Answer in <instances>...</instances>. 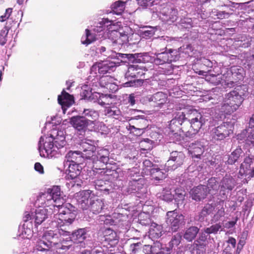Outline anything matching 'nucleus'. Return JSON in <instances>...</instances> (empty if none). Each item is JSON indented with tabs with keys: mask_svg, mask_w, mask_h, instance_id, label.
Instances as JSON below:
<instances>
[{
	"mask_svg": "<svg viewBox=\"0 0 254 254\" xmlns=\"http://www.w3.org/2000/svg\"><path fill=\"white\" fill-rule=\"evenodd\" d=\"M44 244L43 242H36L35 246L33 249L26 252L22 253L21 254H50L47 252L46 250H44V248L41 246Z\"/></svg>",
	"mask_w": 254,
	"mask_h": 254,
	"instance_id": "45",
	"label": "nucleus"
},
{
	"mask_svg": "<svg viewBox=\"0 0 254 254\" xmlns=\"http://www.w3.org/2000/svg\"><path fill=\"white\" fill-rule=\"evenodd\" d=\"M210 238V236L208 233H206V231L204 229L203 230H201V233L199 234V241L204 242L206 243L207 240Z\"/></svg>",
	"mask_w": 254,
	"mask_h": 254,
	"instance_id": "61",
	"label": "nucleus"
},
{
	"mask_svg": "<svg viewBox=\"0 0 254 254\" xmlns=\"http://www.w3.org/2000/svg\"><path fill=\"white\" fill-rule=\"evenodd\" d=\"M248 90L246 85H241L226 94L224 97L221 93L219 95L214 94L212 95V99L216 98L219 102L223 101L220 110L224 114L220 117L221 119L225 118V115H231L238 109L246 97Z\"/></svg>",
	"mask_w": 254,
	"mask_h": 254,
	"instance_id": "6",
	"label": "nucleus"
},
{
	"mask_svg": "<svg viewBox=\"0 0 254 254\" xmlns=\"http://www.w3.org/2000/svg\"><path fill=\"white\" fill-rule=\"evenodd\" d=\"M157 30L156 27L144 26L138 31L140 36L148 39L152 37Z\"/></svg>",
	"mask_w": 254,
	"mask_h": 254,
	"instance_id": "40",
	"label": "nucleus"
},
{
	"mask_svg": "<svg viewBox=\"0 0 254 254\" xmlns=\"http://www.w3.org/2000/svg\"><path fill=\"white\" fill-rule=\"evenodd\" d=\"M199 229L196 226H191L188 228L184 234V238L189 242L194 240L198 233Z\"/></svg>",
	"mask_w": 254,
	"mask_h": 254,
	"instance_id": "37",
	"label": "nucleus"
},
{
	"mask_svg": "<svg viewBox=\"0 0 254 254\" xmlns=\"http://www.w3.org/2000/svg\"><path fill=\"white\" fill-rule=\"evenodd\" d=\"M206 121L196 110L184 109L175 114L174 118L166 128L165 133L174 142L182 140L181 132L185 133L187 137L191 138L197 134Z\"/></svg>",
	"mask_w": 254,
	"mask_h": 254,
	"instance_id": "2",
	"label": "nucleus"
},
{
	"mask_svg": "<svg viewBox=\"0 0 254 254\" xmlns=\"http://www.w3.org/2000/svg\"><path fill=\"white\" fill-rule=\"evenodd\" d=\"M8 32V29L7 26L4 27L3 29L0 30V45L1 46L4 45L6 42V35Z\"/></svg>",
	"mask_w": 254,
	"mask_h": 254,
	"instance_id": "57",
	"label": "nucleus"
},
{
	"mask_svg": "<svg viewBox=\"0 0 254 254\" xmlns=\"http://www.w3.org/2000/svg\"><path fill=\"white\" fill-rule=\"evenodd\" d=\"M253 163V159L250 157H246L240 166V171L243 170V173H247V171L251 168V164Z\"/></svg>",
	"mask_w": 254,
	"mask_h": 254,
	"instance_id": "52",
	"label": "nucleus"
},
{
	"mask_svg": "<svg viewBox=\"0 0 254 254\" xmlns=\"http://www.w3.org/2000/svg\"><path fill=\"white\" fill-rule=\"evenodd\" d=\"M174 194H172L170 191H167L162 195L161 199L167 202H170L174 199Z\"/></svg>",
	"mask_w": 254,
	"mask_h": 254,
	"instance_id": "62",
	"label": "nucleus"
},
{
	"mask_svg": "<svg viewBox=\"0 0 254 254\" xmlns=\"http://www.w3.org/2000/svg\"><path fill=\"white\" fill-rule=\"evenodd\" d=\"M89 229L88 228H80L73 231L70 234V238L74 243H80L82 247H84V241L90 238Z\"/></svg>",
	"mask_w": 254,
	"mask_h": 254,
	"instance_id": "22",
	"label": "nucleus"
},
{
	"mask_svg": "<svg viewBox=\"0 0 254 254\" xmlns=\"http://www.w3.org/2000/svg\"><path fill=\"white\" fill-rule=\"evenodd\" d=\"M144 74L142 67L137 64H129L125 74L127 81L124 83L125 87H137L143 83V79H135L141 77Z\"/></svg>",
	"mask_w": 254,
	"mask_h": 254,
	"instance_id": "11",
	"label": "nucleus"
},
{
	"mask_svg": "<svg viewBox=\"0 0 254 254\" xmlns=\"http://www.w3.org/2000/svg\"><path fill=\"white\" fill-rule=\"evenodd\" d=\"M79 254H104V251L101 247L94 248L91 250L84 249Z\"/></svg>",
	"mask_w": 254,
	"mask_h": 254,
	"instance_id": "55",
	"label": "nucleus"
},
{
	"mask_svg": "<svg viewBox=\"0 0 254 254\" xmlns=\"http://www.w3.org/2000/svg\"><path fill=\"white\" fill-rule=\"evenodd\" d=\"M165 222L172 232H176L185 223L184 216L178 213L177 210L168 211L166 214Z\"/></svg>",
	"mask_w": 254,
	"mask_h": 254,
	"instance_id": "13",
	"label": "nucleus"
},
{
	"mask_svg": "<svg viewBox=\"0 0 254 254\" xmlns=\"http://www.w3.org/2000/svg\"><path fill=\"white\" fill-rule=\"evenodd\" d=\"M232 133V127L229 123H224L213 128L210 131V136L214 142L223 140L229 137Z\"/></svg>",
	"mask_w": 254,
	"mask_h": 254,
	"instance_id": "12",
	"label": "nucleus"
},
{
	"mask_svg": "<svg viewBox=\"0 0 254 254\" xmlns=\"http://www.w3.org/2000/svg\"><path fill=\"white\" fill-rule=\"evenodd\" d=\"M188 150L192 158H200L204 151V144L200 140L194 141L189 145Z\"/></svg>",
	"mask_w": 254,
	"mask_h": 254,
	"instance_id": "26",
	"label": "nucleus"
},
{
	"mask_svg": "<svg viewBox=\"0 0 254 254\" xmlns=\"http://www.w3.org/2000/svg\"><path fill=\"white\" fill-rule=\"evenodd\" d=\"M144 245L143 247V244L138 242L136 243H131L129 246V251L131 252L132 254H147L144 251L145 246Z\"/></svg>",
	"mask_w": 254,
	"mask_h": 254,
	"instance_id": "41",
	"label": "nucleus"
},
{
	"mask_svg": "<svg viewBox=\"0 0 254 254\" xmlns=\"http://www.w3.org/2000/svg\"><path fill=\"white\" fill-rule=\"evenodd\" d=\"M156 14L163 22L169 25L173 23L178 18V10L171 6H165L156 11Z\"/></svg>",
	"mask_w": 254,
	"mask_h": 254,
	"instance_id": "17",
	"label": "nucleus"
},
{
	"mask_svg": "<svg viewBox=\"0 0 254 254\" xmlns=\"http://www.w3.org/2000/svg\"><path fill=\"white\" fill-rule=\"evenodd\" d=\"M12 11V8H8L6 9L4 14L0 16V21L3 22L7 19L10 16Z\"/></svg>",
	"mask_w": 254,
	"mask_h": 254,
	"instance_id": "64",
	"label": "nucleus"
},
{
	"mask_svg": "<svg viewBox=\"0 0 254 254\" xmlns=\"http://www.w3.org/2000/svg\"><path fill=\"white\" fill-rule=\"evenodd\" d=\"M111 55H105L111 59L117 60L119 62L126 63L127 61L132 63H146L151 61L152 58L147 53L132 54H122L111 51Z\"/></svg>",
	"mask_w": 254,
	"mask_h": 254,
	"instance_id": "10",
	"label": "nucleus"
},
{
	"mask_svg": "<svg viewBox=\"0 0 254 254\" xmlns=\"http://www.w3.org/2000/svg\"><path fill=\"white\" fill-rule=\"evenodd\" d=\"M104 241L111 247L118 243L119 237L117 233L111 228L106 229L104 232Z\"/></svg>",
	"mask_w": 254,
	"mask_h": 254,
	"instance_id": "31",
	"label": "nucleus"
},
{
	"mask_svg": "<svg viewBox=\"0 0 254 254\" xmlns=\"http://www.w3.org/2000/svg\"><path fill=\"white\" fill-rule=\"evenodd\" d=\"M177 25L180 30L188 29L189 30L193 27V23L190 18L184 17L181 19Z\"/></svg>",
	"mask_w": 254,
	"mask_h": 254,
	"instance_id": "47",
	"label": "nucleus"
},
{
	"mask_svg": "<svg viewBox=\"0 0 254 254\" xmlns=\"http://www.w3.org/2000/svg\"><path fill=\"white\" fill-rule=\"evenodd\" d=\"M58 101L60 104L63 110H64L65 107H70L73 103V97L69 93L63 90L61 95L58 96Z\"/></svg>",
	"mask_w": 254,
	"mask_h": 254,
	"instance_id": "30",
	"label": "nucleus"
},
{
	"mask_svg": "<svg viewBox=\"0 0 254 254\" xmlns=\"http://www.w3.org/2000/svg\"><path fill=\"white\" fill-rule=\"evenodd\" d=\"M70 124L75 129L77 133L83 135L89 126L92 125V122L89 120H86L82 116H73L70 119Z\"/></svg>",
	"mask_w": 254,
	"mask_h": 254,
	"instance_id": "19",
	"label": "nucleus"
},
{
	"mask_svg": "<svg viewBox=\"0 0 254 254\" xmlns=\"http://www.w3.org/2000/svg\"><path fill=\"white\" fill-rule=\"evenodd\" d=\"M167 95L162 92H158L153 95H149L146 97V100L150 105L154 107L161 108L166 102Z\"/></svg>",
	"mask_w": 254,
	"mask_h": 254,
	"instance_id": "24",
	"label": "nucleus"
},
{
	"mask_svg": "<svg viewBox=\"0 0 254 254\" xmlns=\"http://www.w3.org/2000/svg\"><path fill=\"white\" fill-rule=\"evenodd\" d=\"M243 154V151L242 149L239 147L237 148L230 154L227 155V160L225 162V164H234L240 160Z\"/></svg>",
	"mask_w": 254,
	"mask_h": 254,
	"instance_id": "33",
	"label": "nucleus"
},
{
	"mask_svg": "<svg viewBox=\"0 0 254 254\" xmlns=\"http://www.w3.org/2000/svg\"><path fill=\"white\" fill-rule=\"evenodd\" d=\"M90 190H84L77 193L79 205L83 210L89 209L94 214L103 213L106 209L104 200L91 196Z\"/></svg>",
	"mask_w": 254,
	"mask_h": 254,
	"instance_id": "8",
	"label": "nucleus"
},
{
	"mask_svg": "<svg viewBox=\"0 0 254 254\" xmlns=\"http://www.w3.org/2000/svg\"><path fill=\"white\" fill-rule=\"evenodd\" d=\"M182 240V235L180 233H177L173 235L168 243V248H171L172 251L173 248L178 246Z\"/></svg>",
	"mask_w": 254,
	"mask_h": 254,
	"instance_id": "48",
	"label": "nucleus"
},
{
	"mask_svg": "<svg viewBox=\"0 0 254 254\" xmlns=\"http://www.w3.org/2000/svg\"><path fill=\"white\" fill-rule=\"evenodd\" d=\"M98 38V35L93 32L92 30H89L86 29L85 30V35L82 36L81 38V42L83 44L87 45Z\"/></svg>",
	"mask_w": 254,
	"mask_h": 254,
	"instance_id": "36",
	"label": "nucleus"
},
{
	"mask_svg": "<svg viewBox=\"0 0 254 254\" xmlns=\"http://www.w3.org/2000/svg\"><path fill=\"white\" fill-rule=\"evenodd\" d=\"M91 140H82L79 144L81 151H69L65 155L64 164H83L85 160H92L93 162L97 159L103 164L109 160L110 152L106 149H100L97 151Z\"/></svg>",
	"mask_w": 254,
	"mask_h": 254,
	"instance_id": "3",
	"label": "nucleus"
},
{
	"mask_svg": "<svg viewBox=\"0 0 254 254\" xmlns=\"http://www.w3.org/2000/svg\"><path fill=\"white\" fill-rule=\"evenodd\" d=\"M114 25V21L109 20L108 18H103L100 21L97 23V25L94 26L92 31L98 35L99 38L102 36L104 33L103 31L106 27H108Z\"/></svg>",
	"mask_w": 254,
	"mask_h": 254,
	"instance_id": "27",
	"label": "nucleus"
},
{
	"mask_svg": "<svg viewBox=\"0 0 254 254\" xmlns=\"http://www.w3.org/2000/svg\"><path fill=\"white\" fill-rule=\"evenodd\" d=\"M185 157V155L182 151H172L170 153L169 159L165 164L167 171L174 170L182 166Z\"/></svg>",
	"mask_w": 254,
	"mask_h": 254,
	"instance_id": "18",
	"label": "nucleus"
},
{
	"mask_svg": "<svg viewBox=\"0 0 254 254\" xmlns=\"http://www.w3.org/2000/svg\"><path fill=\"white\" fill-rule=\"evenodd\" d=\"M112 12L117 14L121 15L125 8V2L122 0H118L115 2L111 5Z\"/></svg>",
	"mask_w": 254,
	"mask_h": 254,
	"instance_id": "46",
	"label": "nucleus"
},
{
	"mask_svg": "<svg viewBox=\"0 0 254 254\" xmlns=\"http://www.w3.org/2000/svg\"><path fill=\"white\" fill-rule=\"evenodd\" d=\"M204 229L206 231V233H208L209 235L211 234H216L218 231H221L222 226L220 223H217Z\"/></svg>",
	"mask_w": 254,
	"mask_h": 254,
	"instance_id": "54",
	"label": "nucleus"
},
{
	"mask_svg": "<svg viewBox=\"0 0 254 254\" xmlns=\"http://www.w3.org/2000/svg\"><path fill=\"white\" fill-rule=\"evenodd\" d=\"M225 215L224 208L221 207L220 209L217 210V212L214 215L213 220L214 221H218L220 218L223 217Z\"/></svg>",
	"mask_w": 254,
	"mask_h": 254,
	"instance_id": "60",
	"label": "nucleus"
},
{
	"mask_svg": "<svg viewBox=\"0 0 254 254\" xmlns=\"http://www.w3.org/2000/svg\"><path fill=\"white\" fill-rule=\"evenodd\" d=\"M144 252L147 254H171V248L159 242L156 241L152 245L145 246Z\"/></svg>",
	"mask_w": 254,
	"mask_h": 254,
	"instance_id": "21",
	"label": "nucleus"
},
{
	"mask_svg": "<svg viewBox=\"0 0 254 254\" xmlns=\"http://www.w3.org/2000/svg\"><path fill=\"white\" fill-rule=\"evenodd\" d=\"M180 58V54L175 49H169L168 51L155 53L153 57V63L156 65H164L161 67L160 72L164 74H171L173 73L174 67L172 62L178 61Z\"/></svg>",
	"mask_w": 254,
	"mask_h": 254,
	"instance_id": "9",
	"label": "nucleus"
},
{
	"mask_svg": "<svg viewBox=\"0 0 254 254\" xmlns=\"http://www.w3.org/2000/svg\"><path fill=\"white\" fill-rule=\"evenodd\" d=\"M237 140L239 143L254 146V114L250 119L249 127L238 134Z\"/></svg>",
	"mask_w": 254,
	"mask_h": 254,
	"instance_id": "15",
	"label": "nucleus"
},
{
	"mask_svg": "<svg viewBox=\"0 0 254 254\" xmlns=\"http://www.w3.org/2000/svg\"><path fill=\"white\" fill-rule=\"evenodd\" d=\"M166 167H164L162 165L154 166V168L151 170L149 173L150 176L155 180H163L166 178V173L167 172Z\"/></svg>",
	"mask_w": 254,
	"mask_h": 254,
	"instance_id": "29",
	"label": "nucleus"
},
{
	"mask_svg": "<svg viewBox=\"0 0 254 254\" xmlns=\"http://www.w3.org/2000/svg\"><path fill=\"white\" fill-rule=\"evenodd\" d=\"M70 233L63 228L59 229L58 233L55 231L50 230L45 233L42 239H39L38 242H43L41 246L44 250L51 254L52 251L56 250V254H66L72 245L73 241L69 236Z\"/></svg>",
	"mask_w": 254,
	"mask_h": 254,
	"instance_id": "5",
	"label": "nucleus"
},
{
	"mask_svg": "<svg viewBox=\"0 0 254 254\" xmlns=\"http://www.w3.org/2000/svg\"><path fill=\"white\" fill-rule=\"evenodd\" d=\"M210 14L217 16L218 19L227 18L230 16V13L225 11H218L217 9L212 10Z\"/></svg>",
	"mask_w": 254,
	"mask_h": 254,
	"instance_id": "56",
	"label": "nucleus"
},
{
	"mask_svg": "<svg viewBox=\"0 0 254 254\" xmlns=\"http://www.w3.org/2000/svg\"><path fill=\"white\" fill-rule=\"evenodd\" d=\"M66 145L63 131H54L50 136H41L38 143L40 155L48 158H59L66 152Z\"/></svg>",
	"mask_w": 254,
	"mask_h": 254,
	"instance_id": "4",
	"label": "nucleus"
},
{
	"mask_svg": "<svg viewBox=\"0 0 254 254\" xmlns=\"http://www.w3.org/2000/svg\"><path fill=\"white\" fill-rule=\"evenodd\" d=\"M109 77L108 76H103L102 77L99 81V84L100 86L102 87L106 88L107 89H111L112 86H115L116 87V89H117V87L115 85L112 84L109 82L108 80Z\"/></svg>",
	"mask_w": 254,
	"mask_h": 254,
	"instance_id": "53",
	"label": "nucleus"
},
{
	"mask_svg": "<svg viewBox=\"0 0 254 254\" xmlns=\"http://www.w3.org/2000/svg\"><path fill=\"white\" fill-rule=\"evenodd\" d=\"M82 116L86 120H89L92 122V125H94V121L98 117V113L91 109H84L82 112Z\"/></svg>",
	"mask_w": 254,
	"mask_h": 254,
	"instance_id": "39",
	"label": "nucleus"
},
{
	"mask_svg": "<svg viewBox=\"0 0 254 254\" xmlns=\"http://www.w3.org/2000/svg\"><path fill=\"white\" fill-rule=\"evenodd\" d=\"M105 115L108 117H112L115 119L121 120L122 119V113L121 111L115 107H107L104 110Z\"/></svg>",
	"mask_w": 254,
	"mask_h": 254,
	"instance_id": "38",
	"label": "nucleus"
},
{
	"mask_svg": "<svg viewBox=\"0 0 254 254\" xmlns=\"http://www.w3.org/2000/svg\"><path fill=\"white\" fill-rule=\"evenodd\" d=\"M206 245V243L199 241V239L197 238V240L194 241L193 244L187 245L186 248L191 253H193L195 250H198L199 249H202V251H205Z\"/></svg>",
	"mask_w": 254,
	"mask_h": 254,
	"instance_id": "42",
	"label": "nucleus"
},
{
	"mask_svg": "<svg viewBox=\"0 0 254 254\" xmlns=\"http://www.w3.org/2000/svg\"><path fill=\"white\" fill-rule=\"evenodd\" d=\"M143 180L141 179L129 181L127 186L125 190L126 194L134 193L138 197H143L147 192L146 188L143 183Z\"/></svg>",
	"mask_w": 254,
	"mask_h": 254,
	"instance_id": "16",
	"label": "nucleus"
},
{
	"mask_svg": "<svg viewBox=\"0 0 254 254\" xmlns=\"http://www.w3.org/2000/svg\"><path fill=\"white\" fill-rule=\"evenodd\" d=\"M82 164H64V167L68 166V173L67 179L71 180H76L81 173Z\"/></svg>",
	"mask_w": 254,
	"mask_h": 254,
	"instance_id": "28",
	"label": "nucleus"
},
{
	"mask_svg": "<svg viewBox=\"0 0 254 254\" xmlns=\"http://www.w3.org/2000/svg\"><path fill=\"white\" fill-rule=\"evenodd\" d=\"M108 39L113 43V46H118L116 48H121V47L128 46L129 42V36L128 34L124 32L116 30L109 31L107 34Z\"/></svg>",
	"mask_w": 254,
	"mask_h": 254,
	"instance_id": "14",
	"label": "nucleus"
},
{
	"mask_svg": "<svg viewBox=\"0 0 254 254\" xmlns=\"http://www.w3.org/2000/svg\"><path fill=\"white\" fill-rule=\"evenodd\" d=\"M246 62L249 68L254 72V55H252L248 57L246 60Z\"/></svg>",
	"mask_w": 254,
	"mask_h": 254,
	"instance_id": "63",
	"label": "nucleus"
},
{
	"mask_svg": "<svg viewBox=\"0 0 254 254\" xmlns=\"http://www.w3.org/2000/svg\"><path fill=\"white\" fill-rule=\"evenodd\" d=\"M220 75L218 74L217 75L215 74H210L206 75L205 77V80L213 85H218L221 82V78L220 77Z\"/></svg>",
	"mask_w": 254,
	"mask_h": 254,
	"instance_id": "49",
	"label": "nucleus"
},
{
	"mask_svg": "<svg viewBox=\"0 0 254 254\" xmlns=\"http://www.w3.org/2000/svg\"><path fill=\"white\" fill-rule=\"evenodd\" d=\"M252 39L247 35H240L235 38L236 45L239 47L246 48L250 46Z\"/></svg>",
	"mask_w": 254,
	"mask_h": 254,
	"instance_id": "35",
	"label": "nucleus"
},
{
	"mask_svg": "<svg viewBox=\"0 0 254 254\" xmlns=\"http://www.w3.org/2000/svg\"><path fill=\"white\" fill-rule=\"evenodd\" d=\"M119 65V62L116 61H110L107 60L93 64L91 67V71H96L98 70L100 74H106L111 73L114 71L116 67Z\"/></svg>",
	"mask_w": 254,
	"mask_h": 254,
	"instance_id": "20",
	"label": "nucleus"
},
{
	"mask_svg": "<svg viewBox=\"0 0 254 254\" xmlns=\"http://www.w3.org/2000/svg\"><path fill=\"white\" fill-rule=\"evenodd\" d=\"M236 185V182L234 178L230 175H226L221 181L219 186L220 192H222L223 198L226 197V192L232 190Z\"/></svg>",
	"mask_w": 254,
	"mask_h": 254,
	"instance_id": "23",
	"label": "nucleus"
},
{
	"mask_svg": "<svg viewBox=\"0 0 254 254\" xmlns=\"http://www.w3.org/2000/svg\"><path fill=\"white\" fill-rule=\"evenodd\" d=\"M227 242L229 244L231 245V247L229 246L228 247L225 248L224 250V253H225L226 254H233L235 252L234 250L236 247V241L235 239L231 237L229 238Z\"/></svg>",
	"mask_w": 254,
	"mask_h": 254,
	"instance_id": "51",
	"label": "nucleus"
},
{
	"mask_svg": "<svg viewBox=\"0 0 254 254\" xmlns=\"http://www.w3.org/2000/svg\"><path fill=\"white\" fill-rule=\"evenodd\" d=\"M129 121L131 124L136 125L137 127L145 129L147 121L145 119L144 116L138 115L131 117Z\"/></svg>",
	"mask_w": 254,
	"mask_h": 254,
	"instance_id": "43",
	"label": "nucleus"
},
{
	"mask_svg": "<svg viewBox=\"0 0 254 254\" xmlns=\"http://www.w3.org/2000/svg\"><path fill=\"white\" fill-rule=\"evenodd\" d=\"M81 95L84 99L99 104L100 93L96 92L92 93L91 90L84 89L81 92Z\"/></svg>",
	"mask_w": 254,
	"mask_h": 254,
	"instance_id": "34",
	"label": "nucleus"
},
{
	"mask_svg": "<svg viewBox=\"0 0 254 254\" xmlns=\"http://www.w3.org/2000/svg\"><path fill=\"white\" fill-rule=\"evenodd\" d=\"M61 203L59 206H56L58 209L57 213L55 214L51 222V226L58 228L66 230V227H69L74 221L76 212L74 206L69 203Z\"/></svg>",
	"mask_w": 254,
	"mask_h": 254,
	"instance_id": "7",
	"label": "nucleus"
},
{
	"mask_svg": "<svg viewBox=\"0 0 254 254\" xmlns=\"http://www.w3.org/2000/svg\"><path fill=\"white\" fill-rule=\"evenodd\" d=\"M208 194V187L205 185H199L190 190V194L193 200L200 201L205 198Z\"/></svg>",
	"mask_w": 254,
	"mask_h": 254,
	"instance_id": "25",
	"label": "nucleus"
},
{
	"mask_svg": "<svg viewBox=\"0 0 254 254\" xmlns=\"http://www.w3.org/2000/svg\"><path fill=\"white\" fill-rule=\"evenodd\" d=\"M157 164H153L149 160L146 159L143 162V170L146 172L150 173L151 170L154 168V166H156Z\"/></svg>",
	"mask_w": 254,
	"mask_h": 254,
	"instance_id": "58",
	"label": "nucleus"
},
{
	"mask_svg": "<svg viewBox=\"0 0 254 254\" xmlns=\"http://www.w3.org/2000/svg\"><path fill=\"white\" fill-rule=\"evenodd\" d=\"M64 202L61 187L54 186L47 189L44 193H40L35 201L36 208L30 212H25L24 224L19 227L18 236L22 239H29L34 233L33 222L35 227L42 224L49 215L56 212V206H59Z\"/></svg>",
	"mask_w": 254,
	"mask_h": 254,
	"instance_id": "1",
	"label": "nucleus"
},
{
	"mask_svg": "<svg viewBox=\"0 0 254 254\" xmlns=\"http://www.w3.org/2000/svg\"><path fill=\"white\" fill-rule=\"evenodd\" d=\"M111 98V95L109 94H100L99 99V105L103 106L105 105H109V99Z\"/></svg>",
	"mask_w": 254,
	"mask_h": 254,
	"instance_id": "59",
	"label": "nucleus"
},
{
	"mask_svg": "<svg viewBox=\"0 0 254 254\" xmlns=\"http://www.w3.org/2000/svg\"><path fill=\"white\" fill-rule=\"evenodd\" d=\"M214 209L215 206L212 204L207 203L205 204L199 214V220L200 221L204 220L205 217L212 213Z\"/></svg>",
	"mask_w": 254,
	"mask_h": 254,
	"instance_id": "44",
	"label": "nucleus"
},
{
	"mask_svg": "<svg viewBox=\"0 0 254 254\" xmlns=\"http://www.w3.org/2000/svg\"><path fill=\"white\" fill-rule=\"evenodd\" d=\"M208 193H210L211 190H217L220 188L219 185L216 180V178L212 177L208 181L207 185Z\"/></svg>",
	"mask_w": 254,
	"mask_h": 254,
	"instance_id": "50",
	"label": "nucleus"
},
{
	"mask_svg": "<svg viewBox=\"0 0 254 254\" xmlns=\"http://www.w3.org/2000/svg\"><path fill=\"white\" fill-rule=\"evenodd\" d=\"M164 234L163 228L162 225L153 223L150 225L148 232L149 238L155 240L160 238Z\"/></svg>",
	"mask_w": 254,
	"mask_h": 254,
	"instance_id": "32",
	"label": "nucleus"
}]
</instances>
